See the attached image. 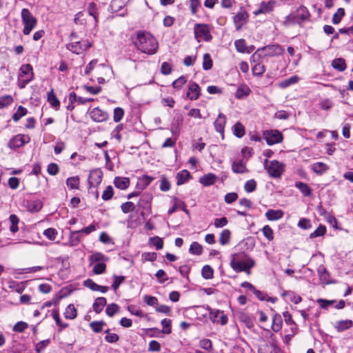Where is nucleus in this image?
Segmentation results:
<instances>
[{"label":"nucleus","instance_id":"f257e3e1","mask_svg":"<svg viewBox=\"0 0 353 353\" xmlns=\"http://www.w3.org/2000/svg\"><path fill=\"white\" fill-rule=\"evenodd\" d=\"M134 44L139 50L149 55L154 54L159 47L157 39L148 32H139Z\"/></svg>","mask_w":353,"mask_h":353},{"label":"nucleus","instance_id":"f03ea898","mask_svg":"<svg viewBox=\"0 0 353 353\" xmlns=\"http://www.w3.org/2000/svg\"><path fill=\"white\" fill-rule=\"evenodd\" d=\"M255 265V261L243 252L234 254L231 256L230 266L236 272H245L250 274V269Z\"/></svg>","mask_w":353,"mask_h":353},{"label":"nucleus","instance_id":"7ed1b4c3","mask_svg":"<svg viewBox=\"0 0 353 353\" xmlns=\"http://www.w3.org/2000/svg\"><path fill=\"white\" fill-rule=\"evenodd\" d=\"M284 48L279 44L268 45L265 47L259 48L252 56V59L256 61L260 59L262 56L275 57L279 56L284 53Z\"/></svg>","mask_w":353,"mask_h":353},{"label":"nucleus","instance_id":"20e7f679","mask_svg":"<svg viewBox=\"0 0 353 353\" xmlns=\"http://www.w3.org/2000/svg\"><path fill=\"white\" fill-rule=\"evenodd\" d=\"M21 21L23 25V33L24 35H28L31 31L36 27L37 19L32 15L30 11L27 8H23L21 12Z\"/></svg>","mask_w":353,"mask_h":353},{"label":"nucleus","instance_id":"39448f33","mask_svg":"<svg viewBox=\"0 0 353 353\" xmlns=\"http://www.w3.org/2000/svg\"><path fill=\"white\" fill-rule=\"evenodd\" d=\"M18 77V85L20 88H24L34 78L33 69L30 64H23L20 68Z\"/></svg>","mask_w":353,"mask_h":353},{"label":"nucleus","instance_id":"423d86ee","mask_svg":"<svg viewBox=\"0 0 353 353\" xmlns=\"http://www.w3.org/2000/svg\"><path fill=\"white\" fill-rule=\"evenodd\" d=\"M268 162V159H265L264 165L268 173L272 178H279L284 171L285 165L276 160L271 161L269 165L267 164Z\"/></svg>","mask_w":353,"mask_h":353},{"label":"nucleus","instance_id":"0eeeda50","mask_svg":"<svg viewBox=\"0 0 353 353\" xmlns=\"http://www.w3.org/2000/svg\"><path fill=\"white\" fill-rule=\"evenodd\" d=\"M194 32L196 39L198 41L203 40L210 41L212 37L210 34V30L207 24L196 23L194 28Z\"/></svg>","mask_w":353,"mask_h":353},{"label":"nucleus","instance_id":"6e6552de","mask_svg":"<svg viewBox=\"0 0 353 353\" xmlns=\"http://www.w3.org/2000/svg\"><path fill=\"white\" fill-rule=\"evenodd\" d=\"M91 47V43L88 40L74 41L66 45V48L70 52L80 54Z\"/></svg>","mask_w":353,"mask_h":353},{"label":"nucleus","instance_id":"1a4fd4ad","mask_svg":"<svg viewBox=\"0 0 353 353\" xmlns=\"http://www.w3.org/2000/svg\"><path fill=\"white\" fill-rule=\"evenodd\" d=\"M263 138L269 145L281 143L283 141L282 133L277 130L265 131Z\"/></svg>","mask_w":353,"mask_h":353},{"label":"nucleus","instance_id":"9d476101","mask_svg":"<svg viewBox=\"0 0 353 353\" xmlns=\"http://www.w3.org/2000/svg\"><path fill=\"white\" fill-rule=\"evenodd\" d=\"M30 141V137L28 135L19 134L13 137L8 142V146L10 149L19 148L28 143Z\"/></svg>","mask_w":353,"mask_h":353},{"label":"nucleus","instance_id":"9b49d317","mask_svg":"<svg viewBox=\"0 0 353 353\" xmlns=\"http://www.w3.org/2000/svg\"><path fill=\"white\" fill-rule=\"evenodd\" d=\"M207 310L210 312V319L213 323H220L221 325H225L228 322V318L225 315L223 314V312L221 310H214L211 309L209 306H207Z\"/></svg>","mask_w":353,"mask_h":353},{"label":"nucleus","instance_id":"f8f14e48","mask_svg":"<svg viewBox=\"0 0 353 353\" xmlns=\"http://www.w3.org/2000/svg\"><path fill=\"white\" fill-rule=\"evenodd\" d=\"M248 17V12L243 8H241L240 11L234 16L233 21L236 30H239L247 23Z\"/></svg>","mask_w":353,"mask_h":353},{"label":"nucleus","instance_id":"ddd939ff","mask_svg":"<svg viewBox=\"0 0 353 353\" xmlns=\"http://www.w3.org/2000/svg\"><path fill=\"white\" fill-rule=\"evenodd\" d=\"M276 2L274 0H270L268 1H262L259 9L254 11L253 14L255 16L261 14H267L271 12L275 6Z\"/></svg>","mask_w":353,"mask_h":353},{"label":"nucleus","instance_id":"4468645a","mask_svg":"<svg viewBox=\"0 0 353 353\" xmlns=\"http://www.w3.org/2000/svg\"><path fill=\"white\" fill-rule=\"evenodd\" d=\"M279 353L281 349L278 347L274 339H272L271 344L263 343L259 346L258 353Z\"/></svg>","mask_w":353,"mask_h":353},{"label":"nucleus","instance_id":"2eb2a0df","mask_svg":"<svg viewBox=\"0 0 353 353\" xmlns=\"http://www.w3.org/2000/svg\"><path fill=\"white\" fill-rule=\"evenodd\" d=\"M201 94V88L195 82H191L188 85L187 97L192 101L199 99Z\"/></svg>","mask_w":353,"mask_h":353},{"label":"nucleus","instance_id":"dca6fc26","mask_svg":"<svg viewBox=\"0 0 353 353\" xmlns=\"http://www.w3.org/2000/svg\"><path fill=\"white\" fill-rule=\"evenodd\" d=\"M90 115L91 119L96 122H103L108 118V113L99 108H93L90 111Z\"/></svg>","mask_w":353,"mask_h":353},{"label":"nucleus","instance_id":"f3484780","mask_svg":"<svg viewBox=\"0 0 353 353\" xmlns=\"http://www.w3.org/2000/svg\"><path fill=\"white\" fill-rule=\"evenodd\" d=\"M152 199V196L150 194H143L139 199L137 206L143 210L148 211L150 210V203Z\"/></svg>","mask_w":353,"mask_h":353},{"label":"nucleus","instance_id":"a211bd4d","mask_svg":"<svg viewBox=\"0 0 353 353\" xmlns=\"http://www.w3.org/2000/svg\"><path fill=\"white\" fill-rule=\"evenodd\" d=\"M226 121V116L222 113H219L218 117L216 118L214 123L216 131L219 132L222 135L223 134L224 132Z\"/></svg>","mask_w":353,"mask_h":353},{"label":"nucleus","instance_id":"6ab92c4d","mask_svg":"<svg viewBox=\"0 0 353 353\" xmlns=\"http://www.w3.org/2000/svg\"><path fill=\"white\" fill-rule=\"evenodd\" d=\"M317 273L319 276V279L321 283L323 284H329L330 283V276L329 272L327 271L326 268L324 265H321L317 268Z\"/></svg>","mask_w":353,"mask_h":353},{"label":"nucleus","instance_id":"aec40b11","mask_svg":"<svg viewBox=\"0 0 353 353\" xmlns=\"http://www.w3.org/2000/svg\"><path fill=\"white\" fill-rule=\"evenodd\" d=\"M294 15V17H296V19L299 20L298 23H300L301 21L308 19L310 16L307 8L303 6L297 8Z\"/></svg>","mask_w":353,"mask_h":353},{"label":"nucleus","instance_id":"412c9836","mask_svg":"<svg viewBox=\"0 0 353 353\" xmlns=\"http://www.w3.org/2000/svg\"><path fill=\"white\" fill-rule=\"evenodd\" d=\"M102 181V173L99 171H93L89 175L88 182L91 186H97Z\"/></svg>","mask_w":353,"mask_h":353},{"label":"nucleus","instance_id":"4be33fe9","mask_svg":"<svg viewBox=\"0 0 353 353\" xmlns=\"http://www.w3.org/2000/svg\"><path fill=\"white\" fill-rule=\"evenodd\" d=\"M216 176L212 173L205 174L199 179V182L204 186H210L216 181Z\"/></svg>","mask_w":353,"mask_h":353},{"label":"nucleus","instance_id":"5701e85b","mask_svg":"<svg viewBox=\"0 0 353 353\" xmlns=\"http://www.w3.org/2000/svg\"><path fill=\"white\" fill-rule=\"evenodd\" d=\"M283 214L281 210H268L265 213V216L269 221H276L281 219Z\"/></svg>","mask_w":353,"mask_h":353},{"label":"nucleus","instance_id":"b1692460","mask_svg":"<svg viewBox=\"0 0 353 353\" xmlns=\"http://www.w3.org/2000/svg\"><path fill=\"white\" fill-rule=\"evenodd\" d=\"M88 13L92 16L94 20V25L97 26L99 22L98 8L95 3L91 2L88 6Z\"/></svg>","mask_w":353,"mask_h":353},{"label":"nucleus","instance_id":"393cba45","mask_svg":"<svg viewBox=\"0 0 353 353\" xmlns=\"http://www.w3.org/2000/svg\"><path fill=\"white\" fill-rule=\"evenodd\" d=\"M96 69L97 70H100L101 69L105 70H109V68L106 67L104 65H97V60H92L91 61L88 65L86 66L85 69V73L86 75L89 74L90 72Z\"/></svg>","mask_w":353,"mask_h":353},{"label":"nucleus","instance_id":"a878e982","mask_svg":"<svg viewBox=\"0 0 353 353\" xmlns=\"http://www.w3.org/2000/svg\"><path fill=\"white\" fill-rule=\"evenodd\" d=\"M190 178V173L187 170H183L178 172L176 176V184L181 185L186 183Z\"/></svg>","mask_w":353,"mask_h":353},{"label":"nucleus","instance_id":"bb28decb","mask_svg":"<svg viewBox=\"0 0 353 353\" xmlns=\"http://www.w3.org/2000/svg\"><path fill=\"white\" fill-rule=\"evenodd\" d=\"M52 318L56 322L57 325L59 327V332H61L63 329L68 327V324L63 323L59 316V312L57 309H54L51 314Z\"/></svg>","mask_w":353,"mask_h":353},{"label":"nucleus","instance_id":"cd10ccee","mask_svg":"<svg viewBox=\"0 0 353 353\" xmlns=\"http://www.w3.org/2000/svg\"><path fill=\"white\" fill-rule=\"evenodd\" d=\"M114 183L116 188L120 190H125L129 186L130 180L127 177L117 176L114 180Z\"/></svg>","mask_w":353,"mask_h":353},{"label":"nucleus","instance_id":"c85d7f7f","mask_svg":"<svg viewBox=\"0 0 353 353\" xmlns=\"http://www.w3.org/2000/svg\"><path fill=\"white\" fill-rule=\"evenodd\" d=\"M47 97L48 101L50 103V105L52 108H54L56 110H59L60 107V101L57 99L52 89L48 92Z\"/></svg>","mask_w":353,"mask_h":353},{"label":"nucleus","instance_id":"c756f323","mask_svg":"<svg viewBox=\"0 0 353 353\" xmlns=\"http://www.w3.org/2000/svg\"><path fill=\"white\" fill-rule=\"evenodd\" d=\"M311 168L313 172L317 174H322L329 169L328 165L323 162L314 163L311 165Z\"/></svg>","mask_w":353,"mask_h":353},{"label":"nucleus","instance_id":"7c9ffc66","mask_svg":"<svg viewBox=\"0 0 353 353\" xmlns=\"http://www.w3.org/2000/svg\"><path fill=\"white\" fill-rule=\"evenodd\" d=\"M130 0H112L110 3L111 9L113 12H117L124 8Z\"/></svg>","mask_w":353,"mask_h":353},{"label":"nucleus","instance_id":"2f4dec72","mask_svg":"<svg viewBox=\"0 0 353 353\" xmlns=\"http://www.w3.org/2000/svg\"><path fill=\"white\" fill-rule=\"evenodd\" d=\"M106 303L107 301L105 297L97 298L92 305L94 311L97 314L100 313Z\"/></svg>","mask_w":353,"mask_h":353},{"label":"nucleus","instance_id":"473e14b6","mask_svg":"<svg viewBox=\"0 0 353 353\" xmlns=\"http://www.w3.org/2000/svg\"><path fill=\"white\" fill-rule=\"evenodd\" d=\"M295 187L299 189L305 196H310L312 194V190L307 183L298 181L295 183Z\"/></svg>","mask_w":353,"mask_h":353},{"label":"nucleus","instance_id":"72a5a7b5","mask_svg":"<svg viewBox=\"0 0 353 353\" xmlns=\"http://www.w3.org/2000/svg\"><path fill=\"white\" fill-rule=\"evenodd\" d=\"M63 314L67 319H74L77 316V311L73 304H69L66 307Z\"/></svg>","mask_w":353,"mask_h":353},{"label":"nucleus","instance_id":"f704fd0d","mask_svg":"<svg viewBox=\"0 0 353 353\" xmlns=\"http://www.w3.org/2000/svg\"><path fill=\"white\" fill-rule=\"evenodd\" d=\"M80 233H81L80 230L70 232L69 242L72 246H76L81 241V236L79 234Z\"/></svg>","mask_w":353,"mask_h":353},{"label":"nucleus","instance_id":"c9c22d12","mask_svg":"<svg viewBox=\"0 0 353 353\" xmlns=\"http://www.w3.org/2000/svg\"><path fill=\"white\" fill-rule=\"evenodd\" d=\"M353 325V323L351 320H343L339 321L336 323L335 328L339 332H342L345 330L350 328Z\"/></svg>","mask_w":353,"mask_h":353},{"label":"nucleus","instance_id":"e433bc0d","mask_svg":"<svg viewBox=\"0 0 353 353\" xmlns=\"http://www.w3.org/2000/svg\"><path fill=\"white\" fill-rule=\"evenodd\" d=\"M250 93V89L245 85L239 86L236 92V97L237 99H242L248 97Z\"/></svg>","mask_w":353,"mask_h":353},{"label":"nucleus","instance_id":"4c0bfd02","mask_svg":"<svg viewBox=\"0 0 353 353\" xmlns=\"http://www.w3.org/2000/svg\"><path fill=\"white\" fill-rule=\"evenodd\" d=\"M230 236H231L230 231L228 229L223 230L220 234V236H219V243L222 245L228 244L230 243Z\"/></svg>","mask_w":353,"mask_h":353},{"label":"nucleus","instance_id":"58836bf2","mask_svg":"<svg viewBox=\"0 0 353 353\" xmlns=\"http://www.w3.org/2000/svg\"><path fill=\"white\" fill-rule=\"evenodd\" d=\"M256 61H254L255 64L252 67V71L254 76H261L265 71V65Z\"/></svg>","mask_w":353,"mask_h":353},{"label":"nucleus","instance_id":"ea45409f","mask_svg":"<svg viewBox=\"0 0 353 353\" xmlns=\"http://www.w3.org/2000/svg\"><path fill=\"white\" fill-rule=\"evenodd\" d=\"M233 134L238 138L245 134V128L241 122H236L232 128Z\"/></svg>","mask_w":353,"mask_h":353},{"label":"nucleus","instance_id":"a19ab883","mask_svg":"<svg viewBox=\"0 0 353 353\" xmlns=\"http://www.w3.org/2000/svg\"><path fill=\"white\" fill-rule=\"evenodd\" d=\"M8 288L19 294H21L24 289V285L23 283H19L15 281H10L8 283Z\"/></svg>","mask_w":353,"mask_h":353},{"label":"nucleus","instance_id":"79ce46f5","mask_svg":"<svg viewBox=\"0 0 353 353\" xmlns=\"http://www.w3.org/2000/svg\"><path fill=\"white\" fill-rule=\"evenodd\" d=\"M332 65L334 69L340 72L344 71L346 68L345 61L342 58L334 59L332 61Z\"/></svg>","mask_w":353,"mask_h":353},{"label":"nucleus","instance_id":"37998d69","mask_svg":"<svg viewBox=\"0 0 353 353\" xmlns=\"http://www.w3.org/2000/svg\"><path fill=\"white\" fill-rule=\"evenodd\" d=\"M255 296L261 301H267L272 303H274L276 298L268 297V294L262 291L258 290L255 288V290L252 292Z\"/></svg>","mask_w":353,"mask_h":353},{"label":"nucleus","instance_id":"c03bdc74","mask_svg":"<svg viewBox=\"0 0 353 353\" xmlns=\"http://www.w3.org/2000/svg\"><path fill=\"white\" fill-rule=\"evenodd\" d=\"M282 327V319L280 315L276 314L272 319V329L274 332H278Z\"/></svg>","mask_w":353,"mask_h":353},{"label":"nucleus","instance_id":"a18cd8bd","mask_svg":"<svg viewBox=\"0 0 353 353\" xmlns=\"http://www.w3.org/2000/svg\"><path fill=\"white\" fill-rule=\"evenodd\" d=\"M67 186L72 189H79V176H71L66 180Z\"/></svg>","mask_w":353,"mask_h":353},{"label":"nucleus","instance_id":"49530a36","mask_svg":"<svg viewBox=\"0 0 353 353\" xmlns=\"http://www.w3.org/2000/svg\"><path fill=\"white\" fill-rule=\"evenodd\" d=\"M299 80V78L297 76H292L280 82L279 86L282 88H285L292 84L296 83Z\"/></svg>","mask_w":353,"mask_h":353},{"label":"nucleus","instance_id":"de8ad7c7","mask_svg":"<svg viewBox=\"0 0 353 353\" xmlns=\"http://www.w3.org/2000/svg\"><path fill=\"white\" fill-rule=\"evenodd\" d=\"M43 207V203L40 200H35L28 203V208L30 212H39Z\"/></svg>","mask_w":353,"mask_h":353},{"label":"nucleus","instance_id":"09e8293b","mask_svg":"<svg viewBox=\"0 0 353 353\" xmlns=\"http://www.w3.org/2000/svg\"><path fill=\"white\" fill-rule=\"evenodd\" d=\"M202 276L205 279H211L213 278L214 270L211 266L205 265L201 270Z\"/></svg>","mask_w":353,"mask_h":353},{"label":"nucleus","instance_id":"8fccbe9b","mask_svg":"<svg viewBox=\"0 0 353 353\" xmlns=\"http://www.w3.org/2000/svg\"><path fill=\"white\" fill-rule=\"evenodd\" d=\"M234 46L236 49V50L239 52L244 53V52H250L247 50V46L245 41L243 39H238L235 41Z\"/></svg>","mask_w":353,"mask_h":353},{"label":"nucleus","instance_id":"3c124183","mask_svg":"<svg viewBox=\"0 0 353 353\" xmlns=\"http://www.w3.org/2000/svg\"><path fill=\"white\" fill-rule=\"evenodd\" d=\"M189 252L195 255H201L203 252V247L197 242H193L190 247Z\"/></svg>","mask_w":353,"mask_h":353},{"label":"nucleus","instance_id":"603ef678","mask_svg":"<svg viewBox=\"0 0 353 353\" xmlns=\"http://www.w3.org/2000/svg\"><path fill=\"white\" fill-rule=\"evenodd\" d=\"M232 168L235 173H243L246 170L245 165L242 161L234 162Z\"/></svg>","mask_w":353,"mask_h":353},{"label":"nucleus","instance_id":"864d4df0","mask_svg":"<svg viewBox=\"0 0 353 353\" xmlns=\"http://www.w3.org/2000/svg\"><path fill=\"white\" fill-rule=\"evenodd\" d=\"M326 232V228L324 225H320L313 232L310 234V239H314L319 236H323Z\"/></svg>","mask_w":353,"mask_h":353},{"label":"nucleus","instance_id":"5fc2aeb1","mask_svg":"<svg viewBox=\"0 0 353 353\" xmlns=\"http://www.w3.org/2000/svg\"><path fill=\"white\" fill-rule=\"evenodd\" d=\"M345 15V10L343 8H339L336 13L332 17V21L334 24H338L341 22L342 18Z\"/></svg>","mask_w":353,"mask_h":353},{"label":"nucleus","instance_id":"6e6d98bb","mask_svg":"<svg viewBox=\"0 0 353 353\" xmlns=\"http://www.w3.org/2000/svg\"><path fill=\"white\" fill-rule=\"evenodd\" d=\"M27 114V109L21 105L19 106L16 112L13 114L12 119L14 121H18L22 117Z\"/></svg>","mask_w":353,"mask_h":353},{"label":"nucleus","instance_id":"4d7b16f0","mask_svg":"<svg viewBox=\"0 0 353 353\" xmlns=\"http://www.w3.org/2000/svg\"><path fill=\"white\" fill-rule=\"evenodd\" d=\"M150 243L154 245L157 250H161L163 246V239L159 236L151 237L149 239Z\"/></svg>","mask_w":353,"mask_h":353},{"label":"nucleus","instance_id":"13d9d810","mask_svg":"<svg viewBox=\"0 0 353 353\" xmlns=\"http://www.w3.org/2000/svg\"><path fill=\"white\" fill-rule=\"evenodd\" d=\"M153 179V177L146 175L143 176L141 178L139 179L138 185L140 186L142 189H144L150 184Z\"/></svg>","mask_w":353,"mask_h":353},{"label":"nucleus","instance_id":"bf43d9fd","mask_svg":"<svg viewBox=\"0 0 353 353\" xmlns=\"http://www.w3.org/2000/svg\"><path fill=\"white\" fill-rule=\"evenodd\" d=\"M105 325V323L103 321H92L90 323V326L93 332L99 333L102 331Z\"/></svg>","mask_w":353,"mask_h":353},{"label":"nucleus","instance_id":"052dcab7","mask_svg":"<svg viewBox=\"0 0 353 353\" xmlns=\"http://www.w3.org/2000/svg\"><path fill=\"white\" fill-rule=\"evenodd\" d=\"M203 68L205 70L211 69L212 67V60L210 55L208 53H205L203 55Z\"/></svg>","mask_w":353,"mask_h":353},{"label":"nucleus","instance_id":"680f3d73","mask_svg":"<svg viewBox=\"0 0 353 353\" xmlns=\"http://www.w3.org/2000/svg\"><path fill=\"white\" fill-rule=\"evenodd\" d=\"M119 310V307L116 303H112L106 307L105 312L108 316H113Z\"/></svg>","mask_w":353,"mask_h":353},{"label":"nucleus","instance_id":"e2e57ef3","mask_svg":"<svg viewBox=\"0 0 353 353\" xmlns=\"http://www.w3.org/2000/svg\"><path fill=\"white\" fill-rule=\"evenodd\" d=\"M43 235L50 241H54L57 236V231L54 228H48L43 231Z\"/></svg>","mask_w":353,"mask_h":353},{"label":"nucleus","instance_id":"0e129e2a","mask_svg":"<svg viewBox=\"0 0 353 353\" xmlns=\"http://www.w3.org/2000/svg\"><path fill=\"white\" fill-rule=\"evenodd\" d=\"M13 101V98L11 95H6L0 97V109L3 108L10 104H11Z\"/></svg>","mask_w":353,"mask_h":353},{"label":"nucleus","instance_id":"69168bd1","mask_svg":"<svg viewBox=\"0 0 353 353\" xmlns=\"http://www.w3.org/2000/svg\"><path fill=\"white\" fill-rule=\"evenodd\" d=\"M161 325L163 327L162 332L164 334H170L172 332L171 320L164 319L161 321Z\"/></svg>","mask_w":353,"mask_h":353},{"label":"nucleus","instance_id":"338daca9","mask_svg":"<svg viewBox=\"0 0 353 353\" xmlns=\"http://www.w3.org/2000/svg\"><path fill=\"white\" fill-rule=\"evenodd\" d=\"M105 333L106 334V336H105V339L108 343H116L119 339V336L115 333H110L109 329L105 330Z\"/></svg>","mask_w":353,"mask_h":353},{"label":"nucleus","instance_id":"774afa93","mask_svg":"<svg viewBox=\"0 0 353 353\" xmlns=\"http://www.w3.org/2000/svg\"><path fill=\"white\" fill-rule=\"evenodd\" d=\"M121 208L123 213L127 214L134 211L135 206L132 202L127 201L121 205Z\"/></svg>","mask_w":353,"mask_h":353}]
</instances>
